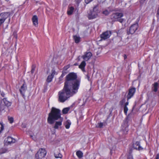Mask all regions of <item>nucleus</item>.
Here are the masks:
<instances>
[{"label": "nucleus", "mask_w": 159, "mask_h": 159, "mask_svg": "<svg viewBox=\"0 0 159 159\" xmlns=\"http://www.w3.org/2000/svg\"><path fill=\"white\" fill-rule=\"evenodd\" d=\"M107 120L106 121H104L103 122H102L103 123V126H105L107 125Z\"/></svg>", "instance_id": "nucleus-41"}, {"label": "nucleus", "mask_w": 159, "mask_h": 159, "mask_svg": "<svg viewBox=\"0 0 159 159\" xmlns=\"http://www.w3.org/2000/svg\"><path fill=\"white\" fill-rule=\"evenodd\" d=\"M155 159H159V154L158 153L157 154Z\"/></svg>", "instance_id": "nucleus-44"}, {"label": "nucleus", "mask_w": 159, "mask_h": 159, "mask_svg": "<svg viewBox=\"0 0 159 159\" xmlns=\"http://www.w3.org/2000/svg\"><path fill=\"white\" fill-rule=\"evenodd\" d=\"M0 159H6L5 158H0Z\"/></svg>", "instance_id": "nucleus-53"}, {"label": "nucleus", "mask_w": 159, "mask_h": 159, "mask_svg": "<svg viewBox=\"0 0 159 159\" xmlns=\"http://www.w3.org/2000/svg\"><path fill=\"white\" fill-rule=\"evenodd\" d=\"M67 73V72H66L63 70L62 73L61 75V77L63 78V77Z\"/></svg>", "instance_id": "nucleus-35"}, {"label": "nucleus", "mask_w": 159, "mask_h": 159, "mask_svg": "<svg viewBox=\"0 0 159 159\" xmlns=\"http://www.w3.org/2000/svg\"><path fill=\"white\" fill-rule=\"evenodd\" d=\"M93 0H85V2L86 4H88L90 2H92Z\"/></svg>", "instance_id": "nucleus-40"}, {"label": "nucleus", "mask_w": 159, "mask_h": 159, "mask_svg": "<svg viewBox=\"0 0 159 159\" xmlns=\"http://www.w3.org/2000/svg\"><path fill=\"white\" fill-rule=\"evenodd\" d=\"M156 15L157 17L158 18L159 17V7L157 9Z\"/></svg>", "instance_id": "nucleus-39"}, {"label": "nucleus", "mask_w": 159, "mask_h": 159, "mask_svg": "<svg viewBox=\"0 0 159 159\" xmlns=\"http://www.w3.org/2000/svg\"><path fill=\"white\" fill-rule=\"evenodd\" d=\"M74 10V8L72 7H70L68 9L67 13L68 15H71L72 14Z\"/></svg>", "instance_id": "nucleus-20"}, {"label": "nucleus", "mask_w": 159, "mask_h": 159, "mask_svg": "<svg viewBox=\"0 0 159 159\" xmlns=\"http://www.w3.org/2000/svg\"><path fill=\"white\" fill-rule=\"evenodd\" d=\"M1 94L2 96L3 97H4L5 95V94L2 91H0Z\"/></svg>", "instance_id": "nucleus-43"}, {"label": "nucleus", "mask_w": 159, "mask_h": 159, "mask_svg": "<svg viewBox=\"0 0 159 159\" xmlns=\"http://www.w3.org/2000/svg\"><path fill=\"white\" fill-rule=\"evenodd\" d=\"M73 38L76 43H78L80 41V38L79 36H74Z\"/></svg>", "instance_id": "nucleus-22"}, {"label": "nucleus", "mask_w": 159, "mask_h": 159, "mask_svg": "<svg viewBox=\"0 0 159 159\" xmlns=\"http://www.w3.org/2000/svg\"><path fill=\"white\" fill-rule=\"evenodd\" d=\"M128 118H126L123 121V124L122 125V128L128 127L129 125L128 124Z\"/></svg>", "instance_id": "nucleus-16"}, {"label": "nucleus", "mask_w": 159, "mask_h": 159, "mask_svg": "<svg viewBox=\"0 0 159 159\" xmlns=\"http://www.w3.org/2000/svg\"><path fill=\"white\" fill-rule=\"evenodd\" d=\"M129 104V102L127 101L125 103L124 107H127Z\"/></svg>", "instance_id": "nucleus-47"}, {"label": "nucleus", "mask_w": 159, "mask_h": 159, "mask_svg": "<svg viewBox=\"0 0 159 159\" xmlns=\"http://www.w3.org/2000/svg\"><path fill=\"white\" fill-rule=\"evenodd\" d=\"M53 78V77L52 76V75H49L47 79V80H46L47 82L48 83L51 82L52 81Z\"/></svg>", "instance_id": "nucleus-24"}, {"label": "nucleus", "mask_w": 159, "mask_h": 159, "mask_svg": "<svg viewBox=\"0 0 159 159\" xmlns=\"http://www.w3.org/2000/svg\"><path fill=\"white\" fill-rule=\"evenodd\" d=\"M62 78H61V76L60 77H59V80H62Z\"/></svg>", "instance_id": "nucleus-52"}, {"label": "nucleus", "mask_w": 159, "mask_h": 159, "mask_svg": "<svg viewBox=\"0 0 159 159\" xmlns=\"http://www.w3.org/2000/svg\"><path fill=\"white\" fill-rule=\"evenodd\" d=\"M13 35L14 36V37L16 38V39H17V34H16V32H14L13 33Z\"/></svg>", "instance_id": "nucleus-42"}, {"label": "nucleus", "mask_w": 159, "mask_h": 159, "mask_svg": "<svg viewBox=\"0 0 159 159\" xmlns=\"http://www.w3.org/2000/svg\"><path fill=\"white\" fill-rule=\"evenodd\" d=\"M71 122L69 120H67L64 123V125L66 129H68L70 127Z\"/></svg>", "instance_id": "nucleus-21"}, {"label": "nucleus", "mask_w": 159, "mask_h": 159, "mask_svg": "<svg viewBox=\"0 0 159 159\" xmlns=\"http://www.w3.org/2000/svg\"><path fill=\"white\" fill-rule=\"evenodd\" d=\"M158 83L157 82L152 84V85L151 88L152 91L155 92H157L158 91Z\"/></svg>", "instance_id": "nucleus-13"}, {"label": "nucleus", "mask_w": 159, "mask_h": 159, "mask_svg": "<svg viewBox=\"0 0 159 159\" xmlns=\"http://www.w3.org/2000/svg\"><path fill=\"white\" fill-rule=\"evenodd\" d=\"M5 1L7 2H8L9 1V0H5Z\"/></svg>", "instance_id": "nucleus-54"}, {"label": "nucleus", "mask_w": 159, "mask_h": 159, "mask_svg": "<svg viewBox=\"0 0 159 159\" xmlns=\"http://www.w3.org/2000/svg\"><path fill=\"white\" fill-rule=\"evenodd\" d=\"M87 78L88 79V80H89L90 79V76L89 75H86Z\"/></svg>", "instance_id": "nucleus-49"}, {"label": "nucleus", "mask_w": 159, "mask_h": 159, "mask_svg": "<svg viewBox=\"0 0 159 159\" xmlns=\"http://www.w3.org/2000/svg\"><path fill=\"white\" fill-rule=\"evenodd\" d=\"M111 34V32L110 31L107 30L101 34L100 37L102 39L105 40L109 38Z\"/></svg>", "instance_id": "nucleus-9"}, {"label": "nucleus", "mask_w": 159, "mask_h": 159, "mask_svg": "<svg viewBox=\"0 0 159 159\" xmlns=\"http://www.w3.org/2000/svg\"><path fill=\"white\" fill-rule=\"evenodd\" d=\"M86 63L85 61H83L79 66V67L83 71L84 70L85 67L86 66Z\"/></svg>", "instance_id": "nucleus-17"}, {"label": "nucleus", "mask_w": 159, "mask_h": 159, "mask_svg": "<svg viewBox=\"0 0 159 159\" xmlns=\"http://www.w3.org/2000/svg\"><path fill=\"white\" fill-rule=\"evenodd\" d=\"M8 120L10 123H12L13 122V118L12 117H8Z\"/></svg>", "instance_id": "nucleus-33"}, {"label": "nucleus", "mask_w": 159, "mask_h": 159, "mask_svg": "<svg viewBox=\"0 0 159 159\" xmlns=\"http://www.w3.org/2000/svg\"><path fill=\"white\" fill-rule=\"evenodd\" d=\"M122 129L123 132V133L125 134H127L129 130L128 127L122 128Z\"/></svg>", "instance_id": "nucleus-28"}, {"label": "nucleus", "mask_w": 159, "mask_h": 159, "mask_svg": "<svg viewBox=\"0 0 159 159\" xmlns=\"http://www.w3.org/2000/svg\"><path fill=\"white\" fill-rule=\"evenodd\" d=\"M8 150L5 148H1L0 149V154L7 152Z\"/></svg>", "instance_id": "nucleus-26"}, {"label": "nucleus", "mask_w": 159, "mask_h": 159, "mask_svg": "<svg viewBox=\"0 0 159 159\" xmlns=\"http://www.w3.org/2000/svg\"><path fill=\"white\" fill-rule=\"evenodd\" d=\"M78 65V63H75L74 64V66H77V65Z\"/></svg>", "instance_id": "nucleus-51"}, {"label": "nucleus", "mask_w": 159, "mask_h": 159, "mask_svg": "<svg viewBox=\"0 0 159 159\" xmlns=\"http://www.w3.org/2000/svg\"><path fill=\"white\" fill-rule=\"evenodd\" d=\"M23 127H24V128H25V126H23Z\"/></svg>", "instance_id": "nucleus-55"}, {"label": "nucleus", "mask_w": 159, "mask_h": 159, "mask_svg": "<svg viewBox=\"0 0 159 159\" xmlns=\"http://www.w3.org/2000/svg\"><path fill=\"white\" fill-rule=\"evenodd\" d=\"M35 65H32V69L31 70V72L32 74H33L34 72V71L35 70Z\"/></svg>", "instance_id": "nucleus-34"}, {"label": "nucleus", "mask_w": 159, "mask_h": 159, "mask_svg": "<svg viewBox=\"0 0 159 159\" xmlns=\"http://www.w3.org/2000/svg\"><path fill=\"white\" fill-rule=\"evenodd\" d=\"M32 20L34 25L36 27L38 26V18L36 15H34L33 16L32 18Z\"/></svg>", "instance_id": "nucleus-14"}, {"label": "nucleus", "mask_w": 159, "mask_h": 159, "mask_svg": "<svg viewBox=\"0 0 159 159\" xmlns=\"http://www.w3.org/2000/svg\"><path fill=\"white\" fill-rule=\"evenodd\" d=\"M98 126H97V127L101 128L102 127V126H103V123L102 122H100L99 123H98Z\"/></svg>", "instance_id": "nucleus-36"}, {"label": "nucleus", "mask_w": 159, "mask_h": 159, "mask_svg": "<svg viewBox=\"0 0 159 159\" xmlns=\"http://www.w3.org/2000/svg\"><path fill=\"white\" fill-rule=\"evenodd\" d=\"M136 91L135 88H130L129 90L127 96V100L131 98L134 95Z\"/></svg>", "instance_id": "nucleus-10"}, {"label": "nucleus", "mask_w": 159, "mask_h": 159, "mask_svg": "<svg viewBox=\"0 0 159 159\" xmlns=\"http://www.w3.org/2000/svg\"><path fill=\"white\" fill-rule=\"evenodd\" d=\"M10 12H3L0 14V26L10 15Z\"/></svg>", "instance_id": "nucleus-6"}, {"label": "nucleus", "mask_w": 159, "mask_h": 159, "mask_svg": "<svg viewBox=\"0 0 159 159\" xmlns=\"http://www.w3.org/2000/svg\"><path fill=\"white\" fill-rule=\"evenodd\" d=\"M52 74L51 75H52V76L54 77V75L55 73V71L54 70H52L51 71Z\"/></svg>", "instance_id": "nucleus-38"}, {"label": "nucleus", "mask_w": 159, "mask_h": 159, "mask_svg": "<svg viewBox=\"0 0 159 159\" xmlns=\"http://www.w3.org/2000/svg\"><path fill=\"white\" fill-rule=\"evenodd\" d=\"M139 27L138 23H136L131 25L129 28V30L127 31V34L128 35L129 34H133L137 30Z\"/></svg>", "instance_id": "nucleus-7"}, {"label": "nucleus", "mask_w": 159, "mask_h": 159, "mask_svg": "<svg viewBox=\"0 0 159 159\" xmlns=\"http://www.w3.org/2000/svg\"><path fill=\"white\" fill-rule=\"evenodd\" d=\"M70 108L66 107L63 108L62 110V113L63 114H67L70 110Z\"/></svg>", "instance_id": "nucleus-25"}, {"label": "nucleus", "mask_w": 159, "mask_h": 159, "mask_svg": "<svg viewBox=\"0 0 159 159\" xmlns=\"http://www.w3.org/2000/svg\"><path fill=\"white\" fill-rule=\"evenodd\" d=\"M70 67V66L69 65H67V66H64L63 68V70L65 71L66 72H67V69L69 68Z\"/></svg>", "instance_id": "nucleus-32"}, {"label": "nucleus", "mask_w": 159, "mask_h": 159, "mask_svg": "<svg viewBox=\"0 0 159 159\" xmlns=\"http://www.w3.org/2000/svg\"><path fill=\"white\" fill-rule=\"evenodd\" d=\"M127 159H133V157L131 155H129L127 157Z\"/></svg>", "instance_id": "nucleus-45"}, {"label": "nucleus", "mask_w": 159, "mask_h": 159, "mask_svg": "<svg viewBox=\"0 0 159 159\" xmlns=\"http://www.w3.org/2000/svg\"><path fill=\"white\" fill-rule=\"evenodd\" d=\"M4 126L3 124L0 122V134H1L4 129Z\"/></svg>", "instance_id": "nucleus-29"}, {"label": "nucleus", "mask_w": 159, "mask_h": 159, "mask_svg": "<svg viewBox=\"0 0 159 159\" xmlns=\"http://www.w3.org/2000/svg\"><path fill=\"white\" fill-rule=\"evenodd\" d=\"M110 13V11H108L107 10H105L102 12V14L106 16L109 15Z\"/></svg>", "instance_id": "nucleus-30"}, {"label": "nucleus", "mask_w": 159, "mask_h": 159, "mask_svg": "<svg viewBox=\"0 0 159 159\" xmlns=\"http://www.w3.org/2000/svg\"><path fill=\"white\" fill-rule=\"evenodd\" d=\"M60 151L59 149H56L54 152V156L56 158H61L62 157V155L61 154L60 152Z\"/></svg>", "instance_id": "nucleus-15"}, {"label": "nucleus", "mask_w": 159, "mask_h": 159, "mask_svg": "<svg viewBox=\"0 0 159 159\" xmlns=\"http://www.w3.org/2000/svg\"><path fill=\"white\" fill-rule=\"evenodd\" d=\"M26 84L25 83H24L21 86L20 89H19V91L21 94L22 95L23 98L24 99H25V93L26 90Z\"/></svg>", "instance_id": "nucleus-8"}, {"label": "nucleus", "mask_w": 159, "mask_h": 159, "mask_svg": "<svg viewBox=\"0 0 159 159\" xmlns=\"http://www.w3.org/2000/svg\"><path fill=\"white\" fill-rule=\"evenodd\" d=\"M97 6H95L93 10L90 11L88 14V17L89 20L94 19L98 16L99 10L97 8Z\"/></svg>", "instance_id": "nucleus-4"}, {"label": "nucleus", "mask_w": 159, "mask_h": 159, "mask_svg": "<svg viewBox=\"0 0 159 159\" xmlns=\"http://www.w3.org/2000/svg\"><path fill=\"white\" fill-rule=\"evenodd\" d=\"M46 151L44 149L40 148L36 154L35 158L36 159H42L46 156Z\"/></svg>", "instance_id": "nucleus-5"}, {"label": "nucleus", "mask_w": 159, "mask_h": 159, "mask_svg": "<svg viewBox=\"0 0 159 159\" xmlns=\"http://www.w3.org/2000/svg\"><path fill=\"white\" fill-rule=\"evenodd\" d=\"M92 54L90 52H85L84 55L82 56V58L85 61L89 60L92 56Z\"/></svg>", "instance_id": "nucleus-11"}, {"label": "nucleus", "mask_w": 159, "mask_h": 159, "mask_svg": "<svg viewBox=\"0 0 159 159\" xmlns=\"http://www.w3.org/2000/svg\"><path fill=\"white\" fill-rule=\"evenodd\" d=\"M61 111L59 109L52 107L48 115V123L52 125L54 124L55 121L59 120L58 121L56 122L54 126L55 129H58L61 125L63 120V118L61 117Z\"/></svg>", "instance_id": "nucleus-2"}, {"label": "nucleus", "mask_w": 159, "mask_h": 159, "mask_svg": "<svg viewBox=\"0 0 159 159\" xmlns=\"http://www.w3.org/2000/svg\"><path fill=\"white\" fill-rule=\"evenodd\" d=\"M123 16V14L122 12H116L112 14L111 16V19L115 21L122 23L124 19L121 18Z\"/></svg>", "instance_id": "nucleus-3"}, {"label": "nucleus", "mask_w": 159, "mask_h": 159, "mask_svg": "<svg viewBox=\"0 0 159 159\" xmlns=\"http://www.w3.org/2000/svg\"><path fill=\"white\" fill-rule=\"evenodd\" d=\"M15 141L16 140L11 137H8L7 140V142L9 143H14Z\"/></svg>", "instance_id": "nucleus-19"}, {"label": "nucleus", "mask_w": 159, "mask_h": 159, "mask_svg": "<svg viewBox=\"0 0 159 159\" xmlns=\"http://www.w3.org/2000/svg\"><path fill=\"white\" fill-rule=\"evenodd\" d=\"M133 147L138 150H141L143 149V148L140 146V142L139 141H136L133 144Z\"/></svg>", "instance_id": "nucleus-12"}, {"label": "nucleus", "mask_w": 159, "mask_h": 159, "mask_svg": "<svg viewBox=\"0 0 159 159\" xmlns=\"http://www.w3.org/2000/svg\"><path fill=\"white\" fill-rule=\"evenodd\" d=\"M82 0H76V2L78 3H80Z\"/></svg>", "instance_id": "nucleus-50"}, {"label": "nucleus", "mask_w": 159, "mask_h": 159, "mask_svg": "<svg viewBox=\"0 0 159 159\" xmlns=\"http://www.w3.org/2000/svg\"><path fill=\"white\" fill-rule=\"evenodd\" d=\"M146 0H140V2L141 4H143Z\"/></svg>", "instance_id": "nucleus-46"}, {"label": "nucleus", "mask_w": 159, "mask_h": 159, "mask_svg": "<svg viewBox=\"0 0 159 159\" xmlns=\"http://www.w3.org/2000/svg\"><path fill=\"white\" fill-rule=\"evenodd\" d=\"M2 101L4 103L5 106L7 107H9L11 106V102L7 100V98H4L3 99Z\"/></svg>", "instance_id": "nucleus-18"}, {"label": "nucleus", "mask_w": 159, "mask_h": 159, "mask_svg": "<svg viewBox=\"0 0 159 159\" xmlns=\"http://www.w3.org/2000/svg\"><path fill=\"white\" fill-rule=\"evenodd\" d=\"M126 101V98H123L121 101L119 102V104L121 106H122L124 104L125 102Z\"/></svg>", "instance_id": "nucleus-27"}, {"label": "nucleus", "mask_w": 159, "mask_h": 159, "mask_svg": "<svg viewBox=\"0 0 159 159\" xmlns=\"http://www.w3.org/2000/svg\"><path fill=\"white\" fill-rule=\"evenodd\" d=\"M123 57H124V60H125L127 58V56H126V54H124V56Z\"/></svg>", "instance_id": "nucleus-48"}, {"label": "nucleus", "mask_w": 159, "mask_h": 159, "mask_svg": "<svg viewBox=\"0 0 159 159\" xmlns=\"http://www.w3.org/2000/svg\"><path fill=\"white\" fill-rule=\"evenodd\" d=\"M128 110V108L127 107H124V111L125 113V114L127 115V112Z\"/></svg>", "instance_id": "nucleus-31"}, {"label": "nucleus", "mask_w": 159, "mask_h": 159, "mask_svg": "<svg viewBox=\"0 0 159 159\" xmlns=\"http://www.w3.org/2000/svg\"><path fill=\"white\" fill-rule=\"evenodd\" d=\"M76 73L70 72L66 77V81L62 90L58 92V100L63 102L70 97L77 93L79 88L80 80L77 79Z\"/></svg>", "instance_id": "nucleus-1"}, {"label": "nucleus", "mask_w": 159, "mask_h": 159, "mask_svg": "<svg viewBox=\"0 0 159 159\" xmlns=\"http://www.w3.org/2000/svg\"><path fill=\"white\" fill-rule=\"evenodd\" d=\"M76 155L78 157L80 158H81L83 157V153L80 151H78L76 152Z\"/></svg>", "instance_id": "nucleus-23"}, {"label": "nucleus", "mask_w": 159, "mask_h": 159, "mask_svg": "<svg viewBox=\"0 0 159 159\" xmlns=\"http://www.w3.org/2000/svg\"><path fill=\"white\" fill-rule=\"evenodd\" d=\"M5 109V106L2 105H0V111H2Z\"/></svg>", "instance_id": "nucleus-37"}]
</instances>
